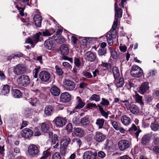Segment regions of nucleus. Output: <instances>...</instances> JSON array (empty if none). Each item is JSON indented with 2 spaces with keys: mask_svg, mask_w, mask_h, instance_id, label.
<instances>
[{
  "mask_svg": "<svg viewBox=\"0 0 159 159\" xmlns=\"http://www.w3.org/2000/svg\"><path fill=\"white\" fill-rule=\"evenodd\" d=\"M111 122L115 129L116 130H118L120 126L118 123L115 121H113L112 120H111Z\"/></svg>",
  "mask_w": 159,
  "mask_h": 159,
  "instance_id": "nucleus-47",
  "label": "nucleus"
},
{
  "mask_svg": "<svg viewBox=\"0 0 159 159\" xmlns=\"http://www.w3.org/2000/svg\"><path fill=\"white\" fill-rule=\"evenodd\" d=\"M133 96L137 102L140 104L143 103L142 97L139 95L136 92H135V94Z\"/></svg>",
  "mask_w": 159,
  "mask_h": 159,
  "instance_id": "nucleus-38",
  "label": "nucleus"
},
{
  "mask_svg": "<svg viewBox=\"0 0 159 159\" xmlns=\"http://www.w3.org/2000/svg\"><path fill=\"white\" fill-rule=\"evenodd\" d=\"M44 45V46L46 48L49 50V49L50 39H47L45 41Z\"/></svg>",
  "mask_w": 159,
  "mask_h": 159,
  "instance_id": "nucleus-60",
  "label": "nucleus"
},
{
  "mask_svg": "<svg viewBox=\"0 0 159 159\" xmlns=\"http://www.w3.org/2000/svg\"><path fill=\"white\" fill-rule=\"evenodd\" d=\"M124 80L123 78H120L119 81L116 84L117 88L122 87L124 85Z\"/></svg>",
  "mask_w": 159,
  "mask_h": 159,
  "instance_id": "nucleus-44",
  "label": "nucleus"
},
{
  "mask_svg": "<svg viewBox=\"0 0 159 159\" xmlns=\"http://www.w3.org/2000/svg\"><path fill=\"white\" fill-rule=\"evenodd\" d=\"M13 96L16 98H19L22 96V93L20 91L17 89L13 90Z\"/></svg>",
  "mask_w": 159,
  "mask_h": 159,
  "instance_id": "nucleus-37",
  "label": "nucleus"
},
{
  "mask_svg": "<svg viewBox=\"0 0 159 159\" xmlns=\"http://www.w3.org/2000/svg\"><path fill=\"white\" fill-rule=\"evenodd\" d=\"M98 106L99 107V110L101 112V115L103 116L105 118L107 119L108 115V113L106 112L105 111L103 110V108L100 105H98Z\"/></svg>",
  "mask_w": 159,
  "mask_h": 159,
  "instance_id": "nucleus-40",
  "label": "nucleus"
},
{
  "mask_svg": "<svg viewBox=\"0 0 159 159\" xmlns=\"http://www.w3.org/2000/svg\"><path fill=\"white\" fill-rule=\"evenodd\" d=\"M55 68L56 69V73L58 75H61L63 74V71L61 68H59L58 66H55Z\"/></svg>",
  "mask_w": 159,
  "mask_h": 159,
  "instance_id": "nucleus-50",
  "label": "nucleus"
},
{
  "mask_svg": "<svg viewBox=\"0 0 159 159\" xmlns=\"http://www.w3.org/2000/svg\"><path fill=\"white\" fill-rule=\"evenodd\" d=\"M152 120L148 116H145L144 117L143 121L142 123L143 126L145 127H147L148 126L150 122Z\"/></svg>",
  "mask_w": 159,
  "mask_h": 159,
  "instance_id": "nucleus-29",
  "label": "nucleus"
},
{
  "mask_svg": "<svg viewBox=\"0 0 159 159\" xmlns=\"http://www.w3.org/2000/svg\"><path fill=\"white\" fill-rule=\"evenodd\" d=\"M74 62L75 66L78 68H80L82 66V63L80 60L78 58H75Z\"/></svg>",
  "mask_w": 159,
  "mask_h": 159,
  "instance_id": "nucleus-41",
  "label": "nucleus"
},
{
  "mask_svg": "<svg viewBox=\"0 0 159 159\" xmlns=\"http://www.w3.org/2000/svg\"><path fill=\"white\" fill-rule=\"evenodd\" d=\"M66 129L69 132H71L72 130V126L71 124L68 123L66 126Z\"/></svg>",
  "mask_w": 159,
  "mask_h": 159,
  "instance_id": "nucleus-52",
  "label": "nucleus"
},
{
  "mask_svg": "<svg viewBox=\"0 0 159 159\" xmlns=\"http://www.w3.org/2000/svg\"><path fill=\"white\" fill-rule=\"evenodd\" d=\"M52 134L51 145H53V148L54 149L57 148L59 146V143L58 141V136L56 134H53L52 133L50 132V135Z\"/></svg>",
  "mask_w": 159,
  "mask_h": 159,
  "instance_id": "nucleus-15",
  "label": "nucleus"
},
{
  "mask_svg": "<svg viewBox=\"0 0 159 159\" xmlns=\"http://www.w3.org/2000/svg\"><path fill=\"white\" fill-rule=\"evenodd\" d=\"M63 85L66 89L68 91L73 90L75 87V83L68 80H65L63 83Z\"/></svg>",
  "mask_w": 159,
  "mask_h": 159,
  "instance_id": "nucleus-8",
  "label": "nucleus"
},
{
  "mask_svg": "<svg viewBox=\"0 0 159 159\" xmlns=\"http://www.w3.org/2000/svg\"><path fill=\"white\" fill-rule=\"evenodd\" d=\"M109 49L111 57L114 59H116L117 58V54L115 49L111 47L109 48Z\"/></svg>",
  "mask_w": 159,
  "mask_h": 159,
  "instance_id": "nucleus-35",
  "label": "nucleus"
},
{
  "mask_svg": "<svg viewBox=\"0 0 159 159\" xmlns=\"http://www.w3.org/2000/svg\"><path fill=\"white\" fill-rule=\"evenodd\" d=\"M135 84L133 81H130L126 85L128 89H129L132 87H134Z\"/></svg>",
  "mask_w": 159,
  "mask_h": 159,
  "instance_id": "nucleus-53",
  "label": "nucleus"
},
{
  "mask_svg": "<svg viewBox=\"0 0 159 159\" xmlns=\"http://www.w3.org/2000/svg\"><path fill=\"white\" fill-rule=\"evenodd\" d=\"M100 104L102 106H108L110 105V102L107 99L102 98L100 102Z\"/></svg>",
  "mask_w": 159,
  "mask_h": 159,
  "instance_id": "nucleus-43",
  "label": "nucleus"
},
{
  "mask_svg": "<svg viewBox=\"0 0 159 159\" xmlns=\"http://www.w3.org/2000/svg\"><path fill=\"white\" fill-rule=\"evenodd\" d=\"M17 81L20 86L26 87L30 84V80L28 76L22 75L18 78Z\"/></svg>",
  "mask_w": 159,
  "mask_h": 159,
  "instance_id": "nucleus-3",
  "label": "nucleus"
},
{
  "mask_svg": "<svg viewBox=\"0 0 159 159\" xmlns=\"http://www.w3.org/2000/svg\"><path fill=\"white\" fill-rule=\"evenodd\" d=\"M130 111L134 114H137L139 113V109L136 105H132L129 107Z\"/></svg>",
  "mask_w": 159,
  "mask_h": 159,
  "instance_id": "nucleus-26",
  "label": "nucleus"
},
{
  "mask_svg": "<svg viewBox=\"0 0 159 159\" xmlns=\"http://www.w3.org/2000/svg\"><path fill=\"white\" fill-rule=\"evenodd\" d=\"M157 72L156 70H150L148 74L149 77L154 76Z\"/></svg>",
  "mask_w": 159,
  "mask_h": 159,
  "instance_id": "nucleus-59",
  "label": "nucleus"
},
{
  "mask_svg": "<svg viewBox=\"0 0 159 159\" xmlns=\"http://www.w3.org/2000/svg\"><path fill=\"white\" fill-rule=\"evenodd\" d=\"M106 136L102 133L97 132L94 136L95 140L98 142H102L103 141L106 139Z\"/></svg>",
  "mask_w": 159,
  "mask_h": 159,
  "instance_id": "nucleus-12",
  "label": "nucleus"
},
{
  "mask_svg": "<svg viewBox=\"0 0 159 159\" xmlns=\"http://www.w3.org/2000/svg\"><path fill=\"white\" fill-rule=\"evenodd\" d=\"M148 83L145 82L143 83L140 86L139 92L141 94H143L149 89Z\"/></svg>",
  "mask_w": 159,
  "mask_h": 159,
  "instance_id": "nucleus-13",
  "label": "nucleus"
},
{
  "mask_svg": "<svg viewBox=\"0 0 159 159\" xmlns=\"http://www.w3.org/2000/svg\"><path fill=\"white\" fill-rule=\"evenodd\" d=\"M57 127H61L64 126L66 122V120L61 117H57L54 120Z\"/></svg>",
  "mask_w": 159,
  "mask_h": 159,
  "instance_id": "nucleus-11",
  "label": "nucleus"
},
{
  "mask_svg": "<svg viewBox=\"0 0 159 159\" xmlns=\"http://www.w3.org/2000/svg\"><path fill=\"white\" fill-rule=\"evenodd\" d=\"M42 35V33L41 32H39L37 33L34 36V37L32 39V40L34 44V45L37 43L39 40L40 36Z\"/></svg>",
  "mask_w": 159,
  "mask_h": 159,
  "instance_id": "nucleus-33",
  "label": "nucleus"
},
{
  "mask_svg": "<svg viewBox=\"0 0 159 159\" xmlns=\"http://www.w3.org/2000/svg\"><path fill=\"white\" fill-rule=\"evenodd\" d=\"M83 75L88 78H91L92 77L91 74L89 72L86 71H84L83 73Z\"/></svg>",
  "mask_w": 159,
  "mask_h": 159,
  "instance_id": "nucleus-58",
  "label": "nucleus"
},
{
  "mask_svg": "<svg viewBox=\"0 0 159 159\" xmlns=\"http://www.w3.org/2000/svg\"><path fill=\"white\" fill-rule=\"evenodd\" d=\"M70 139L67 136H65L63 137L62 139L61 145L67 147L69 144Z\"/></svg>",
  "mask_w": 159,
  "mask_h": 159,
  "instance_id": "nucleus-28",
  "label": "nucleus"
},
{
  "mask_svg": "<svg viewBox=\"0 0 159 159\" xmlns=\"http://www.w3.org/2000/svg\"><path fill=\"white\" fill-rule=\"evenodd\" d=\"M150 127L151 129L153 131H157L159 130V125L156 121L152 123Z\"/></svg>",
  "mask_w": 159,
  "mask_h": 159,
  "instance_id": "nucleus-36",
  "label": "nucleus"
},
{
  "mask_svg": "<svg viewBox=\"0 0 159 159\" xmlns=\"http://www.w3.org/2000/svg\"><path fill=\"white\" fill-rule=\"evenodd\" d=\"M130 74L133 77L138 78L142 75L143 70L140 67L137 65H134L131 67Z\"/></svg>",
  "mask_w": 159,
  "mask_h": 159,
  "instance_id": "nucleus-2",
  "label": "nucleus"
},
{
  "mask_svg": "<svg viewBox=\"0 0 159 159\" xmlns=\"http://www.w3.org/2000/svg\"><path fill=\"white\" fill-rule=\"evenodd\" d=\"M50 20H52L53 22L54 26L56 29L57 30L56 34L57 35H60L61 34L62 32V27L60 26V25L57 23L55 20L52 17L50 16Z\"/></svg>",
  "mask_w": 159,
  "mask_h": 159,
  "instance_id": "nucleus-20",
  "label": "nucleus"
},
{
  "mask_svg": "<svg viewBox=\"0 0 159 159\" xmlns=\"http://www.w3.org/2000/svg\"><path fill=\"white\" fill-rule=\"evenodd\" d=\"M16 8L18 9L19 12V14L22 16H24V11L25 9L24 8L21 7H19L17 5L16 6Z\"/></svg>",
  "mask_w": 159,
  "mask_h": 159,
  "instance_id": "nucleus-51",
  "label": "nucleus"
},
{
  "mask_svg": "<svg viewBox=\"0 0 159 159\" xmlns=\"http://www.w3.org/2000/svg\"><path fill=\"white\" fill-rule=\"evenodd\" d=\"M34 20L35 25L38 27H40L42 20V17L39 14H36L34 16Z\"/></svg>",
  "mask_w": 159,
  "mask_h": 159,
  "instance_id": "nucleus-18",
  "label": "nucleus"
},
{
  "mask_svg": "<svg viewBox=\"0 0 159 159\" xmlns=\"http://www.w3.org/2000/svg\"><path fill=\"white\" fill-rule=\"evenodd\" d=\"M4 145L2 143H0V154L3 155L5 151Z\"/></svg>",
  "mask_w": 159,
  "mask_h": 159,
  "instance_id": "nucleus-64",
  "label": "nucleus"
},
{
  "mask_svg": "<svg viewBox=\"0 0 159 159\" xmlns=\"http://www.w3.org/2000/svg\"><path fill=\"white\" fill-rule=\"evenodd\" d=\"M131 143L129 140L126 139H122L118 143V146L121 151H124L130 147Z\"/></svg>",
  "mask_w": 159,
  "mask_h": 159,
  "instance_id": "nucleus-5",
  "label": "nucleus"
},
{
  "mask_svg": "<svg viewBox=\"0 0 159 159\" xmlns=\"http://www.w3.org/2000/svg\"><path fill=\"white\" fill-rule=\"evenodd\" d=\"M96 55L91 52H86L84 55V58L86 61L89 62H93L96 59Z\"/></svg>",
  "mask_w": 159,
  "mask_h": 159,
  "instance_id": "nucleus-9",
  "label": "nucleus"
},
{
  "mask_svg": "<svg viewBox=\"0 0 159 159\" xmlns=\"http://www.w3.org/2000/svg\"><path fill=\"white\" fill-rule=\"evenodd\" d=\"M97 153L95 154L93 152L91 151L85 152L83 155L84 159H96L95 157Z\"/></svg>",
  "mask_w": 159,
  "mask_h": 159,
  "instance_id": "nucleus-19",
  "label": "nucleus"
},
{
  "mask_svg": "<svg viewBox=\"0 0 159 159\" xmlns=\"http://www.w3.org/2000/svg\"><path fill=\"white\" fill-rule=\"evenodd\" d=\"M39 78L42 81L47 82L50 79V74L45 71H41L39 74Z\"/></svg>",
  "mask_w": 159,
  "mask_h": 159,
  "instance_id": "nucleus-14",
  "label": "nucleus"
},
{
  "mask_svg": "<svg viewBox=\"0 0 159 159\" xmlns=\"http://www.w3.org/2000/svg\"><path fill=\"white\" fill-rule=\"evenodd\" d=\"M50 92L53 95L58 96L60 94V91L57 86L54 85L50 89Z\"/></svg>",
  "mask_w": 159,
  "mask_h": 159,
  "instance_id": "nucleus-23",
  "label": "nucleus"
},
{
  "mask_svg": "<svg viewBox=\"0 0 159 159\" xmlns=\"http://www.w3.org/2000/svg\"><path fill=\"white\" fill-rule=\"evenodd\" d=\"M50 155V150L48 149L43 152V156L40 159H47L48 157Z\"/></svg>",
  "mask_w": 159,
  "mask_h": 159,
  "instance_id": "nucleus-46",
  "label": "nucleus"
},
{
  "mask_svg": "<svg viewBox=\"0 0 159 159\" xmlns=\"http://www.w3.org/2000/svg\"><path fill=\"white\" fill-rule=\"evenodd\" d=\"M104 122V119L102 118H98L96 120L95 124L98 129H101L103 128Z\"/></svg>",
  "mask_w": 159,
  "mask_h": 159,
  "instance_id": "nucleus-24",
  "label": "nucleus"
},
{
  "mask_svg": "<svg viewBox=\"0 0 159 159\" xmlns=\"http://www.w3.org/2000/svg\"><path fill=\"white\" fill-rule=\"evenodd\" d=\"M107 53V51L105 48L99 49L98 50V54L99 56L105 55Z\"/></svg>",
  "mask_w": 159,
  "mask_h": 159,
  "instance_id": "nucleus-48",
  "label": "nucleus"
},
{
  "mask_svg": "<svg viewBox=\"0 0 159 159\" xmlns=\"http://www.w3.org/2000/svg\"><path fill=\"white\" fill-rule=\"evenodd\" d=\"M100 99V98L99 95L94 94L92 95L91 97L90 98V100L91 101L93 100L97 102L99 101Z\"/></svg>",
  "mask_w": 159,
  "mask_h": 159,
  "instance_id": "nucleus-42",
  "label": "nucleus"
},
{
  "mask_svg": "<svg viewBox=\"0 0 159 159\" xmlns=\"http://www.w3.org/2000/svg\"><path fill=\"white\" fill-rule=\"evenodd\" d=\"M33 134V131L28 128H25L23 129L21 133L22 137L27 139H29L31 137Z\"/></svg>",
  "mask_w": 159,
  "mask_h": 159,
  "instance_id": "nucleus-10",
  "label": "nucleus"
},
{
  "mask_svg": "<svg viewBox=\"0 0 159 159\" xmlns=\"http://www.w3.org/2000/svg\"><path fill=\"white\" fill-rule=\"evenodd\" d=\"M60 50L62 55H66L69 52V47L67 45L62 44L60 47Z\"/></svg>",
  "mask_w": 159,
  "mask_h": 159,
  "instance_id": "nucleus-21",
  "label": "nucleus"
},
{
  "mask_svg": "<svg viewBox=\"0 0 159 159\" xmlns=\"http://www.w3.org/2000/svg\"><path fill=\"white\" fill-rule=\"evenodd\" d=\"M6 77L3 72L0 70V80L1 81H4L6 80Z\"/></svg>",
  "mask_w": 159,
  "mask_h": 159,
  "instance_id": "nucleus-55",
  "label": "nucleus"
},
{
  "mask_svg": "<svg viewBox=\"0 0 159 159\" xmlns=\"http://www.w3.org/2000/svg\"><path fill=\"white\" fill-rule=\"evenodd\" d=\"M28 151L29 154L32 157L36 156L39 152L38 147L33 144L29 146Z\"/></svg>",
  "mask_w": 159,
  "mask_h": 159,
  "instance_id": "nucleus-7",
  "label": "nucleus"
},
{
  "mask_svg": "<svg viewBox=\"0 0 159 159\" xmlns=\"http://www.w3.org/2000/svg\"><path fill=\"white\" fill-rule=\"evenodd\" d=\"M121 120L124 125L128 126L131 123L130 118L126 115H123L121 117Z\"/></svg>",
  "mask_w": 159,
  "mask_h": 159,
  "instance_id": "nucleus-22",
  "label": "nucleus"
},
{
  "mask_svg": "<svg viewBox=\"0 0 159 159\" xmlns=\"http://www.w3.org/2000/svg\"><path fill=\"white\" fill-rule=\"evenodd\" d=\"M10 86L8 84L3 85L1 91L2 94L5 95L9 93L10 91Z\"/></svg>",
  "mask_w": 159,
  "mask_h": 159,
  "instance_id": "nucleus-27",
  "label": "nucleus"
},
{
  "mask_svg": "<svg viewBox=\"0 0 159 159\" xmlns=\"http://www.w3.org/2000/svg\"><path fill=\"white\" fill-rule=\"evenodd\" d=\"M56 42L59 44H62L66 41L65 39L62 36H59L55 39Z\"/></svg>",
  "mask_w": 159,
  "mask_h": 159,
  "instance_id": "nucleus-45",
  "label": "nucleus"
},
{
  "mask_svg": "<svg viewBox=\"0 0 159 159\" xmlns=\"http://www.w3.org/2000/svg\"><path fill=\"white\" fill-rule=\"evenodd\" d=\"M120 102H122L123 103H124L125 106L126 107H127L129 106V104L130 103V102H129V99H126L124 100L120 101Z\"/></svg>",
  "mask_w": 159,
  "mask_h": 159,
  "instance_id": "nucleus-56",
  "label": "nucleus"
},
{
  "mask_svg": "<svg viewBox=\"0 0 159 159\" xmlns=\"http://www.w3.org/2000/svg\"><path fill=\"white\" fill-rule=\"evenodd\" d=\"M116 28H113L112 27L109 31L106 34V36L107 41L108 44L110 46H112L113 43V39H115L116 37Z\"/></svg>",
  "mask_w": 159,
  "mask_h": 159,
  "instance_id": "nucleus-1",
  "label": "nucleus"
},
{
  "mask_svg": "<svg viewBox=\"0 0 159 159\" xmlns=\"http://www.w3.org/2000/svg\"><path fill=\"white\" fill-rule=\"evenodd\" d=\"M26 69L22 65L18 64L13 68V71L14 73L17 75L23 74L25 72Z\"/></svg>",
  "mask_w": 159,
  "mask_h": 159,
  "instance_id": "nucleus-6",
  "label": "nucleus"
},
{
  "mask_svg": "<svg viewBox=\"0 0 159 159\" xmlns=\"http://www.w3.org/2000/svg\"><path fill=\"white\" fill-rule=\"evenodd\" d=\"M74 133L75 136L80 137L83 136L84 134V131L80 128L75 129Z\"/></svg>",
  "mask_w": 159,
  "mask_h": 159,
  "instance_id": "nucleus-25",
  "label": "nucleus"
},
{
  "mask_svg": "<svg viewBox=\"0 0 159 159\" xmlns=\"http://www.w3.org/2000/svg\"><path fill=\"white\" fill-rule=\"evenodd\" d=\"M25 42L27 43H30L32 45V47L34 48V44L32 39L30 38H29L25 40Z\"/></svg>",
  "mask_w": 159,
  "mask_h": 159,
  "instance_id": "nucleus-63",
  "label": "nucleus"
},
{
  "mask_svg": "<svg viewBox=\"0 0 159 159\" xmlns=\"http://www.w3.org/2000/svg\"><path fill=\"white\" fill-rule=\"evenodd\" d=\"M41 128L42 131L43 132L48 133V135L50 137V132L49 130V125H47L45 123H43L41 125Z\"/></svg>",
  "mask_w": 159,
  "mask_h": 159,
  "instance_id": "nucleus-31",
  "label": "nucleus"
},
{
  "mask_svg": "<svg viewBox=\"0 0 159 159\" xmlns=\"http://www.w3.org/2000/svg\"><path fill=\"white\" fill-rule=\"evenodd\" d=\"M112 72L115 79H117L120 75L118 68L116 67H113L112 69Z\"/></svg>",
  "mask_w": 159,
  "mask_h": 159,
  "instance_id": "nucleus-30",
  "label": "nucleus"
},
{
  "mask_svg": "<svg viewBox=\"0 0 159 159\" xmlns=\"http://www.w3.org/2000/svg\"><path fill=\"white\" fill-rule=\"evenodd\" d=\"M89 123V117L88 116L82 118L80 121L81 124L83 125H85L88 124Z\"/></svg>",
  "mask_w": 159,
  "mask_h": 159,
  "instance_id": "nucleus-39",
  "label": "nucleus"
},
{
  "mask_svg": "<svg viewBox=\"0 0 159 159\" xmlns=\"http://www.w3.org/2000/svg\"><path fill=\"white\" fill-rule=\"evenodd\" d=\"M129 130L130 132L131 131H136L135 133V135L137 138L138 137L139 133L141 131L140 129H138V130L137 127L134 124L132 125V127L129 129Z\"/></svg>",
  "mask_w": 159,
  "mask_h": 159,
  "instance_id": "nucleus-32",
  "label": "nucleus"
},
{
  "mask_svg": "<svg viewBox=\"0 0 159 159\" xmlns=\"http://www.w3.org/2000/svg\"><path fill=\"white\" fill-rule=\"evenodd\" d=\"M117 3L116 2L115 5V20L112 25L113 28H116L118 24V19L121 18L122 16V10L120 8L117 9Z\"/></svg>",
  "mask_w": 159,
  "mask_h": 159,
  "instance_id": "nucleus-4",
  "label": "nucleus"
},
{
  "mask_svg": "<svg viewBox=\"0 0 159 159\" xmlns=\"http://www.w3.org/2000/svg\"><path fill=\"white\" fill-rule=\"evenodd\" d=\"M67 147H65V146L61 145V148H60V152L62 156H65L66 154V148Z\"/></svg>",
  "mask_w": 159,
  "mask_h": 159,
  "instance_id": "nucleus-49",
  "label": "nucleus"
},
{
  "mask_svg": "<svg viewBox=\"0 0 159 159\" xmlns=\"http://www.w3.org/2000/svg\"><path fill=\"white\" fill-rule=\"evenodd\" d=\"M119 49L121 52H125L127 50V47L126 46L120 44L119 46Z\"/></svg>",
  "mask_w": 159,
  "mask_h": 159,
  "instance_id": "nucleus-61",
  "label": "nucleus"
},
{
  "mask_svg": "<svg viewBox=\"0 0 159 159\" xmlns=\"http://www.w3.org/2000/svg\"><path fill=\"white\" fill-rule=\"evenodd\" d=\"M52 159H60L61 157L58 152L55 153L52 156Z\"/></svg>",
  "mask_w": 159,
  "mask_h": 159,
  "instance_id": "nucleus-57",
  "label": "nucleus"
},
{
  "mask_svg": "<svg viewBox=\"0 0 159 159\" xmlns=\"http://www.w3.org/2000/svg\"><path fill=\"white\" fill-rule=\"evenodd\" d=\"M85 105V103L79 97L76 98V106L75 107V109H80L82 108Z\"/></svg>",
  "mask_w": 159,
  "mask_h": 159,
  "instance_id": "nucleus-16",
  "label": "nucleus"
},
{
  "mask_svg": "<svg viewBox=\"0 0 159 159\" xmlns=\"http://www.w3.org/2000/svg\"><path fill=\"white\" fill-rule=\"evenodd\" d=\"M150 137L149 135H145L142 138V143L143 145L147 144L149 141Z\"/></svg>",
  "mask_w": 159,
  "mask_h": 159,
  "instance_id": "nucleus-34",
  "label": "nucleus"
},
{
  "mask_svg": "<svg viewBox=\"0 0 159 159\" xmlns=\"http://www.w3.org/2000/svg\"><path fill=\"white\" fill-rule=\"evenodd\" d=\"M87 108H92L97 107V106L95 103H89L87 105Z\"/></svg>",
  "mask_w": 159,
  "mask_h": 159,
  "instance_id": "nucleus-62",
  "label": "nucleus"
},
{
  "mask_svg": "<svg viewBox=\"0 0 159 159\" xmlns=\"http://www.w3.org/2000/svg\"><path fill=\"white\" fill-rule=\"evenodd\" d=\"M71 96L67 92L62 93L60 96V100L64 102H69Z\"/></svg>",
  "mask_w": 159,
  "mask_h": 159,
  "instance_id": "nucleus-17",
  "label": "nucleus"
},
{
  "mask_svg": "<svg viewBox=\"0 0 159 159\" xmlns=\"http://www.w3.org/2000/svg\"><path fill=\"white\" fill-rule=\"evenodd\" d=\"M34 135L35 136H39L41 134V133L39 131L38 128L37 127L34 128Z\"/></svg>",
  "mask_w": 159,
  "mask_h": 159,
  "instance_id": "nucleus-54",
  "label": "nucleus"
}]
</instances>
